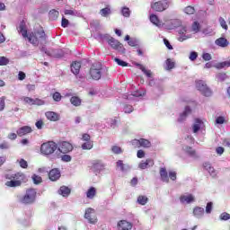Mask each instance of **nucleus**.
Instances as JSON below:
<instances>
[{"instance_id": "f8f14e48", "label": "nucleus", "mask_w": 230, "mask_h": 230, "mask_svg": "<svg viewBox=\"0 0 230 230\" xmlns=\"http://www.w3.org/2000/svg\"><path fill=\"white\" fill-rule=\"evenodd\" d=\"M133 225L132 223L127 220H120L117 224L118 230H132Z\"/></svg>"}, {"instance_id": "8fccbe9b", "label": "nucleus", "mask_w": 230, "mask_h": 230, "mask_svg": "<svg viewBox=\"0 0 230 230\" xmlns=\"http://www.w3.org/2000/svg\"><path fill=\"white\" fill-rule=\"evenodd\" d=\"M24 103H27L28 105H33V98L31 97H22V99Z\"/></svg>"}, {"instance_id": "a211bd4d", "label": "nucleus", "mask_w": 230, "mask_h": 230, "mask_svg": "<svg viewBox=\"0 0 230 230\" xmlns=\"http://www.w3.org/2000/svg\"><path fill=\"white\" fill-rule=\"evenodd\" d=\"M191 112V108L190 106H186L184 109V111L180 114V117L178 119L179 123H182L183 121H186V119L188 118V115Z\"/></svg>"}, {"instance_id": "bf43d9fd", "label": "nucleus", "mask_w": 230, "mask_h": 230, "mask_svg": "<svg viewBox=\"0 0 230 230\" xmlns=\"http://www.w3.org/2000/svg\"><path fill=\"white\" fill-rule=\"evenodd\" d=\"M20 166H21V168H23V169L28 168V162H26V160H24V159H21Z\"/></svg>"}, {"instance_id": "c9c22d12", "label": "nucleus", "mask_w": 230, "mask_h": 230, "mask_svg": "<svg viewBox=\"0 0 230 230\" xmlns=\"http://www.w3.org/2000/svg\"><path fill=\"white\" fill-rule=\"evenodd\" d=\"M184 13H187V15H193V13H195V7L189 5L185 7Z\"/></svg>"}, {"instance_id": "4d7b16f0", "label": "nucleus", "mask_w": 230, "mask_h": 230, "mask_svg": "<svg viewBox=\"0 0 230 230\" xmlns=\"http://www.w3.org/2000/svg\"><path fill=\"white\" fill-rule=\"evenodd\" d=\"M71 155H64L61 156V160L64 162V163H70L71 161Z\"/></svg>"}, {"instance_id": "9d476101", "label": "nucleus", "mask_w": 230, "mask_h": 230, "mask_svg": "<svg viewBox=\"0 0 230 230\" xmlns=\"http://www.w3.org/2000/svg\"><path fill=\"white\" fill-rule=\"evenodd\" d=\"M58 150L61 154H69V152H73V145L66 141L61 142Z\"/></svg>"}, {"instance_id": "cd10ccee", "label": "nucleus", "mask_w": 230, "mask_h": 230, "mask_svg": "<svg viewBox=\"0 0 230 230\" xmlns=\"http://www.w3.org/2000/svg\"><path fill=\"white\" fill-rule=\"evenodd\" d=\"M100 13L102 17H109L112 13V11L111 10V7L108 6L101 9Z\"/></svg>"}, {"instance_id": "393cba45", "label": "nucleus", "mask_w": 230, "mask_h": 230, "mask_svg": "<svg viewBox=\"0 0 230 230\" xmlns=\"http://www.w3.org/2000/svg\"><path fill=\"white\" fill-rule=\"evenodd\" d=\"M70 103L74 105L75 107H80L82 105V99L78 96H73L70 99Z\"/></svg>"}, {"instance_id": "a19ab883", "label": "nucleus", "mask_w": 230, "mask_h": 230, "mask_svg": "<svg viewBox=\"0 0 230 230\" xmlns=\"http://www.w3.org/2000/svg\"><path fill=\"white\" fill-rule=\"evenodd\" d=\"M131 145L134 146V148H141V140L135 138L131 140Z\"/></svg>"}, {"instance_id": "ea45409f", "label": "nucleus", "mask_w": 230, "mask_h": 230, "mask_svg": "<svg viewBox=\"0 0 230 230\" xmlns=\"http://www.w3.org/2000/svg\"><path fill=\"white\" fill-rule=\"evenodd\" d=\"M114 62H116L118 64V66H121V67H127L128 66V63H127L118 58H114Z\"/></svg>"}, {"instance_id": "c03bdc74", "label": "nucleus", "mask_w": 230, "mask_h": 230, "mask_svg": "<svg viewBox=\"0 0 230 230\" xmlns=\"http://www.w3.org/2000/svg\"><path fill=\"white\" fill-rule=\"evenodd\" d=\"M10 64V59L5 57H0V66H8Z\"/></svg>"}, {"instance_id": "423d86ee", "label": "nucleus", "mask_w": 230, "mask_h": 230, "mask_svg": "<svg viewBox=\"0 0 230 230\" xmlns=\"http://www.w3.org/2000/svg\"><path fill=\"white\" fill-rule=\"evenodd\" d=\"M160 177L163 182H170V179L171 181H177V172L171 171L169 172V176H168V172L166 171V168L161 167Z\"/></svg>"}, {"instance_id": "f704fd0d", "label": "nucleus", "mask_w": 230, "mask_h": 230, "mask_svg": "<svg viewBox=\"0 0 230 230\" xmlns=\"http://www.w3.org/2000/svg\"><path fill=\"white\" fill-rule=\"evenodd\" d=\"M165 64H166L168 71H170L171 69H173V67H175V62H173V60H172L171 58H168L165 61Z\"/></svg>"}, {"instance_id": "3c124183", "label": "nucleus", "mask_w": 230, "mask_h": 230, "mask_svg": "<svg viewBox=\"0 0 230 230\" xmlns=\"http://www.w3.org/2000/svg\"><path fill=\"white\" fill-rule=\"evenodd\" d=\"M216 123L217 125H224V123H226V118L219 116L216 119Z\"/></svg>"}, {"instance_id": "1a4fd4ad", "label": "nucleus", "mask_w": 230, "mask_h": 230, "mask_svg": "<svg viewBox=\"0 0 230 230\" xmlns=\"http://www.w3.org/2000/svg\"><path fill=\"white\" fill-rule=\"evenodd\" d=\"M84 218H86L90 224H96V222H98V217H96V210L91 208H86Z\"/></svg>"}, {"instance_id": "c756f323", "label": "nucleus", "mask_w": 230, "mask_h": 230, "mask_svg": "<svg viewBox=\"0 0 230 230\" xmlns=\"http://www.w3.org/2000/svg\"><path fill=\"white\" fill-rule=\"evenodd\" d=\"M137 66L139 67L140 70H142V72L144 73V75H146L148 78L152 77V71L147 70L145 66L137 63Z\"/></svg>"}, {"instance_id": "4468645a", "label": "nucleus", "mask_w": 230, "mask_h": 230, "mask_svg": "<svg viewBox=\"0 0 230 230\" xmlns=\"http://www.w3.org/2000/svg\"><path fill=\"white\" fill-rule=\"evenodd\" d=\"M31 132H33V129H31V127L23 126L16 131V134L17 136H19V137H22V136H27V134H31Z\"/></svg>"}, {"instance_id": "603ef678", "label": "nucleus", "mask_w": 230, "mask_h": 230, "mask_svg": "<svg viewBox=\"0 0 230 230\" xmlns=\"http://www.w3.org/2000/svg\"><path fill=\"white\" fill-rule=\"evenodd\" d=\"M134 111V107L132 105H125L124 111L126 114H130Z\"/></svg>"}, {"instance_id": "ddd939ff", "label": "nucleus", "mask_w": 230, "mask_h": 230, "mask_svg": "<svg viewBox=\"0 0 230 230\" xmlns=\"http://www.w3.org/2000/svg\"><path fill=\"white\" fill-rule=\"evenodd\" d=\"M108 44L111 46V48H112V49H116L117 51H121V49H123V44L114 38L109 39Z\"/></svg>"}, {"instance_id": "a878e982", "label": "nucleus", "mask_w": 230, "mask_h": 230, "mask_svg": "<svg viewBox=\"0 0 230 230\" xmlns=\"http://www.w3.org/2000/svg\"><path fill=\"white\" fill-rule=\"evenodd\" d=\"M150 22L155 24V26H161L162 22L161 20H159V17L155 14H151L149 16Z\"/></svg>"}, {"instance_id": "c85d7f7f", "label": "nucleus", "mask_w": 230, "mask_h": 230, "mask_svg": "<svg viewBox=\"0 0 230 230\" xmlns=\"http://www.w3.org/2000/svg\"><path fill=\"white\" fill-rule=\"evenodd\" d=\"M200 125H202V120L196 119L195 124L192 126L194 134H197V132L200 130Z\"/></svg>"}, {"instance_id": "37998d69", "label": "nucleus", "mask_w": 230, "mask_h": 230, "mask_svg": "<svg viewBox=\"0 0 230 230\" xmlns=\"http://www.w3.org/2000/svg\"><path fill=\"white\" fill-rule=\"evenodd\" d=\"M123 17H130V9L128 7H123L121 10Z\"/></svg>"}, {"instance_id": "4c0bfd02", "label": "nucleus", "mask_w": 230, "mask_h": 230, "mask_svg": "<svg viewBox=\"0 0 230 230\" xmlns=\"http://www.w3.org/2000/svg\"><path fill=\"white\" fill-rule=\"evenodd\" d=\"M192 31H194V33H199L200 31V23H199V22H194L192 23Z\"/></svg>"}, {"instance_id": "5fc2aeb1", "label": "nucleus", "mask_w": 230, "mask_h": 230, "mask_svg": "<svg viewBox=\"0 0 230 230\" xmlns=\"http://www.w3.org/2000/svg\"><path fill=\"white\" fill-rule=\"evenodd\" d=\"M35 125L38 130H42V127H44V121L42 119H40L35 123Z\"/></svg>"}, {"instance_id": "338daca9", "label": "nucleus", "mask_w": 230, "mask_h": 230, "mask_svg": "<svg viewBox=\"0 0 230 230\" xmlns=\"http://www.w3.org/2000/svg\"><path fill=\"white\" fill-rule=\"evenodd\" d=\"M137 157H138V159H143V157H145V151L143 150H138L137 153Z\"/></svg>"}, {"instance_id": "774afa93", "label": "nucleus", "mask_w": 230, "mask_h": 230, "mask_svg": "<svg viewBox=\"0 0 230 230\" xmlns=\"http://www.w3.org/2000/svg\"><path fill=\"white\" fill-rule=\"evenodd\" d=\"M202 58H203V59H205L206 61H209V60H211V54H209V53H205V54H203Z\"/></svg>"}, {"instance_id": "473e14b6", "label": "nucleus", "mask_w": 230, "mask_h": 230, "mask_svg": "<svg viewBox=\"0 0 230 230\" xmlns=\"http://www.w3.org/2000/svg\"><path fill=\"white\" fill-rule=\"evenodd\" d=\"M148 202V197L140 195L137 197V203L140 204V206H146V204Z\"/></svg>"}, {"instance_id": "9b49d317", "label": "nucleus", "mask_w": 230, "mask_h": 230, "mask_svg": "<svg viewBox=\"0 0 230 230\" xmlns=\"http://www.w3.org/2000/svg\"><path fill=\"white\" fill-rule=\"evenodd\" d=\"M60 177H61V173H60V170L58 168H54V169L50 170L49 172V179L52 182H56V181H58V179H60Z\"/></svg>"}, {"instance_id": "dca6fc26", "label": "nucleus", "mask_w": 230, "mask_h": 230, "mask_svg": "<svg viewBox=\"0 0 230 230\" xmlns=\"http://www.w3.org/2000/svg\"><path fill=\"white\" fill-rule=\"evenodd\" d=\"M180 202L181 204H191V202H195V196L193 194L181 195L180 196Z\"/></svg>"}, {"instance_id": "864d4df0", "label": "nucleus", "mask_w": 230, "mask_h": 230, "mask_svg": "<svg viewBox=\"0 0 230 230\" xmlns=\"http://www.w3.org/2000/svg\"><path fill=\"white\" fill-rule=\"evenodd\" d=\"M220 220H230V214L224 212L220 215Z\"/></svg>"}, {"instance_id": "e433bc0d", "label": "nucleus", "mask_w": 230, "mask_h": 230, "mask_svg": "<svg viewBox=\"0 0 230 230\" xmlns=\"http://www.w3.org/2000/svg\"><path fill=\"white\" fill-rule=\"evenodd\" d=\"M224 67H230V60L229 61L221 62V63H218L217 65V69H224Z\"/></svg>"}, {"instance_id": "09e8293b", "label": "nucleus", "mask_w": 230, "mask_h": 230, "mask_svg": "<svg viewBox=\"0 0 230 230\" xmlns=\"http://www.w3.org/2000/svg\"><path fill=\"white\" fill-rule=\"evenodd\" d=\"M185 152H186V154H189V155H192V156L195 155V154H196L195 150H193V147H191V146H186Z\"/></svg>"}, {"instance_id": "b1692460", "label": "nucleus", "mask_w": 230, "mask_h": 230, "mask_svg": "<svg viewBox=\"0 0 230 230\" xmlns=\"http://www.w3.org/2000/svg\"><path fill=\"white\" fill-rule=\"evenodd\" d=\"M193 215L196 217V218H200L201 217H204V208L200 207H195L193 209Z\"/></svg>"}, {"instance_id": "de8ad7c7", "label": "nucleus", "mask_w": 230, "mask_h": 230, "mask_svg": "<svg viewBox=\"0 0 230 230\" xmlns=\"http://www.w3.org/2000/svg\"><path fill=\"white\" fill-rule=\"evenodd\" d=\"M219 23L220 26L223 28V30H227V23L226 22V20L223 17H219Z\"/></svg>"}, {"instance_id": "f03ea898", "label": "nucleus", "mask_w": 230, "mask_h": 230, "mask_svg": "<svg viewBox=\"0 0 230 230\" xmlns=\"http://www.w3.org/2000/svg\"><path fill=\"white\" fill-rule=\"evenodd\" d=\"M4 179L7 180L5 182L7 188H19L22 182H26V174L22 172H7L4 174Z\"/></svg>"}, {"instance_id": "5701e85b", "label": "nucleus", "mask_w": 230, "mask_h": 230, "mask_svg": "<svg viewBox=\"0 0 230 230\" xmlns=\"http://www.w3.org/2000/svg\"><path fill=\"white\" fill-rule=\"evenodd\" d=\"M59 195H62V197H69L71 195V189L67 186H61L58 190Z\"/></svg>"}, {"instance_id": "20e7f679", "label": "nucleus", "mask_w": 230, "mask_h": 230, "mask_svg": "<svg viewBox=\"0 0 230 230\" xmlns=\"http://www.w3.org/2000/svg\"><path fill=\"white\" fill-rule=\"evenodd\" d=\"M58 148V145L53 141L43 143L40 146V152L44 155H51Z\"/></svg>"}, {"instance_id": "7c9ffc66", "label": "nucleus", "mask_w": 230, "mask_h": 230, "mask_svg": "<svg viewBox=\"0 0 230 230\" xmlns=\"http://www.w3.org/2000/svg\"><path fill=\"white\" fill-rule=\"evenodd\" d=\"M49 15L51 21H57L58 19V15H60V13L55 9H52L49 11Z\"/></svg>"}, {"instance_id": "0e129e2a", "label": "nucleus", "mask_w": 230, "mask_h": 230, "mask_svg": "<svg viewBox=\"0 0 230 230\" xmlns=\"http://www.w3.org/2000/svg\"><path fill=\"white\" fill-rule=\"evenodd\" d=\"M4 100H6L5 97L0 98V111H4Z\"/></svg>"}, {"instance_id": "2f4dec72", "label": "nucleus", "mask_w": 230, "mask_h": 230, "mask_svg": "<svg viewBox=\"0 0 230 230\" xmlns=\"http://www.w3.org/2000/svg\"><path fill=\"white\" fill-rule=\"evenodd\" d=\"M87 199H94L96 197V188L91 187L86 192Z\"/></svg>"}, {"instance_id": "680f3d73", "label": "nucleus", "mask_w": 230, "mask_h": 230, "mask_svg": "<svg viewBox=\"0 0 230 230\" xmlns=\"http://www.w3.org/2000/svg\"><path fill=\"white\" fill-rule=\"evenodd\" d=\"M212 209H213V203L208 202L206 207V213H211Z\"/></svg>"}, {"instance_id": "7ed1b4c3", "label": "nucleus", "mask_w": 230, "mask_h": 230, "mask_svg": "<svg viewBox=\"0 0 230 230\" xmlns=\"http://www.w3.org/2000/svg\"><path fill=\"white\" fill-rule=\"evenodd\" d=\"M171 4L170 0H153L150 6L153 12L163 13L170 8Z\"/></svg>"}, {"instance_id": "aec40b11", "label": "nucleus", "mask_w": 230, "mask_h": 230, "mask_svg": "<svg viewBox=\"0 0 230 230\" xmlns=\"http://www.w3.org/2000/svg\"><path fill=\"white\" fill-rule=\"evenodd\" d=\"M215 44L219 46V48H227V46H229V40L224 37H221L216 40Z\"/></svg>"}, {"instance_id": "39448f33", "label": "nucleus", "mask_w": 230, "mask_h": 230, "mask_svg": "<svg viewBox=\"0 0 230 230\" xmlns=\"http://www.w3.org/2000/svg\"><path fill=\"white\" fill-rule=\"evenodd\" d=\"M37 199V191L35 189H29L26 190L25 195L20 199L22 204H33Z\"/></svg>"}, {"instance_id": "72a5a7b5", "label": "nucleus", "mask_w": 230, "mask_h": 230, "mask_svg": "<svg viewBox=\"0 0 230 230\" xmlns=\"http://www.w3.org/2000/svg\"><path fill=\"white\" fill-rule=\"evenodd\" d=\"M93 141L89 140L82 144L81 148L83 150H91L93 149Z\"/></svg>"}, {"instance_id": "e2e57ef3", "label": "nucleus", "mask_w": 230, "mask_h": 230, "mask_svg": "<svg viewBox=\"0 0 230 230\" xmlns=\"http://www.w3.org/2000/svg\"><path fill=\"white\" fill-rule=\"evenodd\" d=\"M117 166H118V168H120L121 172L125 171V164H123V162L121 160H119L117 162Z\"/></svg>"}, {"instance_id": "f3484780", "label": "nucleus", "mask_w": 230, "mask_h": 230, "mask_svg": "<svg viewBox=\"0 0 230 230\" xmlns=\"http://www.w3.org/2000/svg\"><path fill=\"white\" fill-rule=\"evenodd\" d=\"M154 159L147 158L146 161L140 162V164H138V168H140V170H146V168H150L154 166Z\"/></svg>"}, {"instance_id": "69168bd1", "label": "nucleus", "mask_w": 230, "mask_h": 230, "mask_svg": "<svg viewBox=\"0 0 230 230\" xmlns=\"http://www.w3.org/2000/svg\"><path fill=\"white\" fill-rule=\"evenodd\" d=\"M26 78V74L22 71H20L18 74V80H24Z\"/></svg>"}, {"instance_id": "79ce46f5", "label": "nucleus", "mask_w": 230, "mask_h": 230, "mask_svg": "<svg viewBox=\"0 0 230 230\" xmlns=\"http://www.w3.org/2000/svg\"><path fill=\"white\" fill-rule=\"evenodd\" d=\"M32 181H33L34 184H40V182H42V177H40L37 174H33Z\"/></svg>"}, {"instance_id": "412c9836", "label": "nucleus", "mask_w": 230, "mask_h": 230, "mask_svg": "<svg viewBox=\"0 0 230 230\" xmlns=\"http://www.w3.org/2000/svg\"><path fill=\"white\" fill-rule=\"evenodd\" d=\"M45 115L47 119H49V121H58V119H60L58 113L54 111H47Z\"/></svg>"}, {"instance_id": "f257e3e1", "label": "nucleus", "mask_w": 230, "mask_h": 230, "mask_svg": "<svg viewBox=\"0 0 230 230\" xmlns=\"http://www.w3.org/2000/svg\"><path fill=\"white\" fill-rule=\"evenodd\" d=\"M18 31L22 34L23 39H27L30 44H32V46H39V39L40 40L44 42V44H48V35H46L44 28L42 27H40L38 30H35L33 32L28 34V29H26V22L24 21H22L20 22Z\"/></svg>"}, {"instance_id": "bb28decb", "label": "nucleus", "mask_w": 230, "mask_h": 230, "mask_svg": "<svg viewBox=\"0 0 230 230\" xmlns=\"http://www.w3.org/2000/svg\"><path fill=\"white\" fill-rule=\"evenodd\" d=\"M152 143L146 138H140V148H150Z\"/></svg>"}, {"instance_id": "13d9d810", "label": "nucleus", "mask_w": 230, "mask_h": 230, "mask_svg": "<svg viewBox=\"0 0 230 230\" xmlns=\"http://www.w3.org/2000/svg\"><path fill=\"white\" fill-rule=\"evenodd\" d=\"M61 26L62 28H67V26H69V20L62 18Z\"/></svg>"}, {"instance_id": "052dcab7", "label": "nucleus", "mask_w": 230, "mask_h": 230, "mask_svg": "<svg viewBox=\"0 0 230 230\" xmlns=\"http://www.w3.org/2000/svg\"><path fill=\"white\" fill-rule=\"evenodd\" d=\"M82 141H91V136L87 133L83 134L82 137H81Z\"/></svg>"}, {"instance_id": "4be33fe9", "label": "nucleus", "mask_w": 230, "mask_h": 230, "mask_svg": "<svg viewBox=\"0 0 230 230\" xmlns=\"http://www.w3.org/2000/svg\"><path fill=\"white\" fill-rule=\"evenodd\" d=\"M203 168H205V170H207V172H208V173L212 177H217V171H215V168L211 166V164L209 163L203 164Z\"/></svg>"}, {"instance_id": "6ab92c4d", "label": "nucleus", "mask_w": 230, "mask_h": 230, "mask_svg": "<svg viewBox=\"0 0 230 230\" xmlns=\"http://www.w3.org/2000/svg\"><path fill=\"white\" fill-rule=\"evenodd\" d=\"M81 67H82V63L77 61L73 62L70 66L73 75H78L80 73Z\"/></svg>"}, {"instance_id": "6e6552de", "label": "nucleus", "mask_w": 230, "mask_h": 230, "mask_svg": "<svg viewBox=\"0 0 230 230\" xmlns=\"http://www.w3.org/2000/svg\"><path fill=\"white\" fill-rule=\"evenodd\" d=\"M196 87L198 91H200V93L203 94V96L209 97L213 94V92H211V89L208 87V84L204 81H198L196 83Z\"/></svg>"}, {"instance_id": "49530a36", "label": "nucleus", "mask_w": 230, "mask_h": 230, "mask_svg": "<svg viewBox=\"0 0 230 230\" xmlns=\"http://www.w3.org/2000/svg\"><path fill=\"white\" fill-rule=\"evenodd\" d=\"M46 103V102H44V100L42 99H39V98H36V99H33V104L32 105H44Z\"/></svg>"}, {"instance_id": "58836bf2", "label": "nucleus", "mask_w": 230, "mask_h": 230, "mask_svg": "<svg viewBox=\"0 0 230 230\" xmlns=\"http://www.w3.org/2000/svg\"><path fill=\"white\" fill-rule=\"evenodd\" d=\"M111 152L116 155L123 154V149L118 146H111Z\"/></svg>"}, {"instance_id": "2eb2a0df", "label": "nucleus", "mask_w": 230, "mask_h": 230, "mask_svg": "<svg viewBox=\"0 0 230 230\" xmlns=\"http://www.w3.org/2000/svg\"><path fill=\"white\" fill-rule=\"evenodd\" d=\"M90 76H92L93 80H100L102 78V71L93 65L90 68Z\"/></svg>"}, {"instance_id": "0eeeda50", "label": "nucleus", "mask_w": 230, "mask_h": 230, "mask_svg": "<svg viewBox=\"0 0 230 230\" xmlns=\"http://www.w3.org/2000/svg\"><path fill=\"white\" fill-rule=\"evenodd\" d=\"M40 51H42V53H45L49 57H53L54 58H62V57H64V51H62V49L48 50L45 46H42L40 48Z\"/></svg>"}, {"instance_id": "6e6d98bb", "label": "nucleus", "mask_w": 230, "mask_h": 230, "mask_svg": "<svg viewBox=\"0 0 230 230\" xmlns=\"http://www.w3.org/2000/svg\"><path fill=\"white\" fill-rule=\"evenodd\" d=\"M128 46H131V48H136L137 46V40L136 39H131L130 40L128 41Z\"/></svg>"}, {"instance_id": "a18cd8bd", "label": "nucleus", "mask_w": 230, "mask_h": 230, "mask_svg": "<svg viewBox=\"0 0 230 230\" xmlns=\"http://www.w3.org/2000/svg\"><path fill=\"white\" fill-rule=\"evenodd\" d=\"M52 98L54 102H60V100H62V95L60 94V93L55 92L52 95Z\"/></svg>"}]
</instances>
